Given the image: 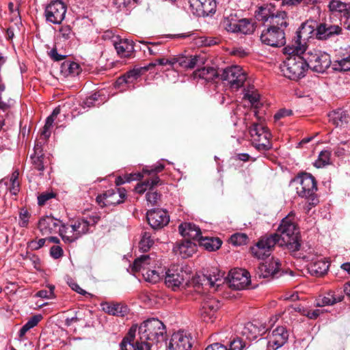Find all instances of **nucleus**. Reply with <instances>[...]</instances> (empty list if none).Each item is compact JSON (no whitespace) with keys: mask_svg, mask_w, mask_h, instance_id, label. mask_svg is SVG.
<instances>
[{"mask_svg":"<svg viewBox=\"0 0 350 350\" xmlns=\"http://www.w3.org/2000/svg\"><path fill=\"white\" fill-rule=\"evenodd\" d=\"M99 95L97 93H94L92 94L90 96L88 97L84 101H83V107H91L92 106H94L96 104L95 103L98 100Z\"/></svg>","mask_w":350,"mask_h":350,"instance_id":"680f3d73","label":"nucleus"},{"mask_svg":"<svg viewBox=\"0 0 350 350\" xmlns=\"http://www.w3.org/2000/svg\"><path fill=\"white\" fill-rule=\"evenodd\" d=\"M113 45L118 55L120 57H130L134 51V45L133 42L127 39L120 40L119 42H115Z\"/></svg>","mask_w":350,"mask_h":350,"instance_id":"72a5a7b5","label":"nucleus"},{"mask_svg":"<svg viewBox=\"0 0 350 350\" xmlns=\"http://www.w3.org/2000/svg\"><path fill=\"white\" fill-rule=\"evenodd\" d=\"M220 306L219 301L215 298L206 299L200 311L202 319L207 323H213L217 318V312Z\"/></svg>","mask_w":350,"mask_h":350,"instance_id":"2eb2a0df","label":"nucleus"},{"mask_svg":"<svg viewBox=\"0 0 350 350\" xmlns=\"http://www.w3.org/2000/svg\"><path fill=\"white\" fill-rule=\"evenodd\" d=\"M55 197L53 192L43 193L38 197V202L39 205H44L46 201Z\"/></svg>","mask_w":350,"mask_h":350,"instance_id":"e2e57ef3","label":"nucleus"},{"mask_svg":"<svg viewBox=\"0 0 350 350\" xmlns=\"http://www.w3.org/2000/svg\"><path fill=\"white\" fill-rule=\"evenodd\" d=\"M146 67L135 68L133 70L127 72L124 76L118 79L120 83L124 82L125 83H131L142 73V71L146 70Z\"/></svg>","mask_w":350,"mask_h":350,"instance_id":"c03bdc74","label":"nucleus"},{"mask_svg":"<svg viewBox=\"0 0 350 350\" xmlns=\"http://www.w3.org/2000/svg\"><path fill=\"white\" fill-rule=\"evenodd\" d=\"M260 40L267 45L280 47L286 43L284 31L281 28H275V26H269L262 31Z\"/></svg>","mask_w":350,"mask_h":350,"instance_id":"9b49d317","label":"nucleus"},{"mask_svg":"<svg viewBox=\"0 0 350 350\" xmlns=\"http://www.w3.org/2000/svg\"><path fill=\"white\" fill-rule=\"evenodd\" d=\"M74 33L69 25H63L59 29V38L64 41L70 40Z\"/></svg>","mask_w":350,"mask_h":350,"instance_id":"6e6d98bb","label":"nucleus"},{"mask_svg":"<svg viewBox=\"0 0 350 350\" xmlns=\"http://www.w3.org/2000/svg\"><path fill=\"white\" fill-rule=\"evenodd\" d=\"M308 67L312 70L323 72L331 64L330 55L319 50H312L306 54Z\"/></svg>","mask_w":350,"mask_h":350,"instance_id":"0eeeda50","label":"nucleus"},{"mask_svg":"<svg viewBox=\"0 0 350 350\" xmlns=\"http://www.w3.org/2000/svg\"><path fill=\"white\" fill-rule=\"evenodd\" d=\"M284 53L288 57L280 65V71L286 78L298 80L304 77L308 67L306 57L301 55L306 51L305 44H289L284 48Z\"/></svg>","mask_w":350,"mask_h":350,"instance_id":"f257e3e1","label":"nucleus"},{"mask_svg":"<svg viewBox=\"0 0 350 350\" xmlns=\"http://www.w3.org/2000/svg\"><path fill=\"white\" fill-rule=\"evenodd\" d=\"M204 59L198 55L187 57L180 61V65L186 68H193L198 63H203Z\"/></svg>","mask_w":350,"mask_h":350,"instance_id":"49530a36","label":"nucleus"},{"mask_svg":"<svg viewBox=\"0 0 350 350\" xmlns=\"http://www.w3.org/2000/svg\"><path fill=\"white\" fill-rule=\"evenodd\" d=\"M196 245L191 240L186 239L174 247V252L183 258L190 257L196 252Z\"/></svg>","mask_w":350,"mask_h":350,"instance_id":"cd10ccee","label":"nucleus"},{"mask_svg":"<svg viewBox=\"0 0 350 350\" xmlns=\"http://www.w3.org/2000/svg\"><path fill=\"white\" fill-rule=\"evenodd\" d=\"M189 278V273L183 267L173 265L165 272V283L174 291L178 288Z\"/></svg>","mask_w":350,"mask_h":350,"instance_id":"1a4fd4ad","label":"nucleus"},{"mask_svg":"<svg viewBox=\"0 0 350 350\" xmlns=\"http://www.w3.org/2000/svg\"><path fill=\"white\" fill-rule=\"evenodd\" d=\"M41 319V315H34L31 317L28 320V321L21 328L18 333L19 337L23 338L29 330L36 326Z\"/></svg>","mask_w":350,"mask_h":350,"instance_id":"a18cd8bd","label":"nucleus"},{"mask_svg":"<svg viewBox=\"0 0 350 350\" xmlns=\"http://www.w3.org/2000/svg\"><path fill=\"white\" fill-rule=\"evenodd\" d=\"M159 197V194L156 191H148L146 193V200L152 205L156 204Z\"/></svg>","mask_w":350,"mask_h":350,"instance_id":"0e129e2a","label":"nucleus"},{"mask_svg":"<svg viewBox=\"0 0 350 350\" xmlns=\"http://www.w3.org/2000/svg\"><path fill=\"white\" fill-rule=\"evenodd\" d=\"M220 76L223 81H227L232 89L235 90L242 87L247 79L245 71L239 66H232L224 69Z\"/></svg>","mask_w":350,"mask_h":350,"instance_id":"6e6552de","label":"nucleus"},{"mask_svg":"<svg viewBox=\"0 0 350 350\" xmlns=\"http://www.w3.org/2000/svg\"><path fill=\"white\" fill-rule=\"evenodd\" d=\"M98 217L91 216L86 219H78L72 222L78 238L89 232L90 227L97 223Z\"/></svg>","mask_w":350,"mask_h":350,"instance_id":"b1692460","label":"nucleus"},{"mask_svg":"<svg viewBox=\"0 0 350 350\" xmlns=\"http://www.w3.org/2000/svg\"><path fill=\"white\" fill-rule=\"evenodd\" d=\"M137 331V325H133L129 329L128 335L124 338L120 343L121 350H138L137 343L139 339L135 342V337Z\"/></svg>","mask_w":350,"mask_h":350,"instance_id":"2f4dec72","label":"nucleus"},{"mask_svg":"<svg viewBox=\"0 0 350 350\" xmlns=\"http://www.w3.org/2000/svg\"><path fill=\"white\" fill-rule=\"evenodd\" d=\"M344 296L342 294L341 291L339 289L336 291L330 290L327 294L321 299V303L318 302V306H330L338 302L341 301L343 299Z\"/></svg>","mask_w":350,"mask_h":350,"instance_id":"f704fd0d","label":"nucleus"},{"mask_svg":"<svg viewBox=\"0 0 350 350\" xmlns=\"http://www.w3.org/2000/svg\"><path fill=\"white\" fill-rule=\"evenodd\" d=\"M329 9L331 12L345 14L350 9V5L339 0H332L329 3Z\"/></svg>","mask_w":350,"mask_h":350,"instance_id":"de8ad7c7","label":"nucleus"},{"mask_svg":"<svg viewBox=\"0 0 350 350\" xmlns=\"http://www.w3.org/2000/svg\"><path fill=\"white\" fill-rule=\"evenodd\" d=\"M29 218V213L26 209H21L19 213V226L23 228L27 227Z\"/></svg>","mask_w":350,"mask_h":350,"instance_id":"052dcab7","label":"nucleus"},{"mask_svg":"<svg viewBox=\"0 0 350 350\" xmlns=\"http://www.w3.org/2000/svg\"><path fill=\"white\" fill-rule=\"evenodd\" d=\"M341 32L342 28L340 26L324 23L317 26L315 35L318 40H325L339 35Z\"/></svg>","mask_w":350,"mask_h":350,"instance_id":"aec40b11","label":"nucleus"},{"mask_svg":"<svg viewBox=\"0 0 350 350\" xmlns=\"http://www.w3.org/2000/svg\"><path fill=\"white\" fill-rule=\"evenodd\" d=\"M178 230L180 234L185 238L198 241L202 237L200 228L192 223L181 224Z\"/></svg>","mask_w":350,"mask_h":350,"instance_id":"a878e982","label":"nucleus"},{"mask_svg":"<svg viewBox=\"0 0 350 350\" xmlns=\"http://www.w3.org/2000/svg\"><path fill=\"white\" fill-rule=\"evenodd\" d=\"M100 306L105 313L113 316L124 317L129 312L128 307L120 303L104 302L100 304Z\"/></svg>","mask_w":350,"mask_h":350,"instance_id":"c85d7f7f","label":"nucleus"},{"mask_svg":"<svg viewBox=\"0 0 350 350\" xmlns=\"http://www.w3.org/2000/svg\"><path fill=\"white\" fill-rule=\"evenodd\" d=\"M288 338V334L286 329L282 326L278 327L269 336L267 347L273 350H276L286 342Z\"/></svg>","mask_w":350,"mask_h":350,"instance_id":"a211bd4d","label":"nucleus"},{"mask_svg":"<svg viewBox=\"0 0 350 350\" xmlns=\"http://www.w3.org/2000/svg\"><path fill=\"white\" fill-rule=\"evenodd\" d=\"M334 68L338 71L350 70V55L334 62Z\"/></svg>","mask_w":350,"mask_h":350,"instance_id":"8fccbe9b","label":"nucleus"},{"mask_svg":"<svg viewBox=\"0 0 350 350\" xmlns=\"http://www.w3.org/2000/svg\"><path fill=\"white\" fill-rule=\"evenodd\" d=\"M268 328L265 324L259 322L246 323L242 330V334L249 340L256 339L266 333Z\"/></svg>","mask_w":350,"mask_h":350,"instance_id":"412c9836","label":"nucleus"},{"mask_svg":"<svg viewBox=\"0 0 350 350\" xmlns=\"http://www.w3.org/2000/svg\"><path fill=\"white\" fill-rule=\"evenodd\" d=\"M189 3L193 8L206 16L215 13L217 7L216 0H189Z\"/></svg>","mask_w":350,"mask_h":350,"instance_id":"393cba45","label":"nucleus"},{"mask_svg":"<svg viewBox=\"0 0 350 350\" xmlns=\"http://www.w3.org/2000/svg\"><path fill=\"white\" fill-rule=\"evenodd\" d=\"M200 245L203 246L208 251H215L218 250L222 241L216 237H203L202 236L199 240Z\"/></svg>","mask_w":350,"mask_h":350,"instance_id":"37998d69","label":"nucleus"},{"mask_svg":"<svg viewBox=\"0 0 350 350\" xmlns=\"http://www.w3.org/2000/svg\"><path fill=\"white\" fill-rule=\"evenodd\" d=\"M31 159L35 169L40 172L44 170L45 162L41 145L36 144L35 146L34 154L31 156Z\"/></svg>","mask_w":350,"mask_h":350,"instance_id":"e433bc0d","label":"nucleus"},{"mask_svg":"<svg viewBox=\"0 0 350 350\" xmlns=\"http://www.w3.org/2000/svg\"><path fill=\"white\" fill-rule=\"evenodd\" d=\"M219 76L217 70L213 67H204L193 72L195 79H202L205 81H211Z\"/></svg>","mask_w":350,"mask_h":350,"instance_id":"ea45409f","label":"nucleus"},{"mask_svg":"<svg viewBox=\"0 0 350 350\" xmlns=\"http://www.w3.org/2000/svg\"><path fill=\"white\" fill-rule=\"evenodd\" d=\"M245 99H247L250 101L251 105L254 107H258L259 105V99L260 95L256 90H247L245 94Z\"/></svg>","mask_w":350,"mask_h":350,"instance_id":"3c124183","label":"nucleus"},{"mask_svg":"<svg viewBox=\"0 0 350 350\" xmlns=\"http://www.w3.org/2000/svg\"><path fill=\"white\" fill-rule=\"evenodd\" d=\"M329 117V121L336 127H345L350 122V116L348 113L342 109L332 112Z\"/></svg>","mask_w":350,"mask_h":350,"instance_id":"473e14b6","label":"nucleus"},{"mask_svg":"<svg viewBox=\"0 0 350 350\" xmlns=\"http://www.w3.org/2000/svg\"><path fill=\"white\" fill-rule=\"evenodd\" d=\"M49 289H43L38 291L36 294V297L44 298V299H53L55 297L54 289L55 286L49 285Z\"/></svg>","mask_w":350,"mask_h":350,"instance_id":"13d9d810","label":"nucleus"},{"mask_svg":"<svg viewBox=\"0 0 350 350\" xmlns=\"http://www.w3.org/2000/svg\"><path fill=\"white\" fill-rule=\"evenodd\" d=\"M81 71L79 64L75 62L66 61L61 66V72L65 77H75Z\"/></svg>","mask_w":350,"mask_h":350,"instance_id":"58836bf2","label":"nucleus"},{"mask_svg":"<svg viewBox=\"0 0 350 350\" xmlns=\"http://www.w3.org/2000/svg\"><path fill=\"white\" fill-rule=\"evenodd\" d=\"M61 221L53 217L46 216L38 221V229L42 236H49L59 232Z\"/></svg>","mask_w":350,"mask_h":350,"instance_id":"6ab92c4d","label":"nucleus"},{"mask_svg":"<svg viewBox=\"0 0 350 350\" xmlns=\"http://www.w3.org/2000/svg\"><path fill=\"white\" fill-rule=\"evenodd\" d=\"M229 286L235 290L245 289L250 284V274L243 269H232L228 275Z\"/></svg>","mask_w":350,"mask_h":350,"instance_id":"f8f14e48","label":"nucleus"},{"mask_svg":"<svg viewBox=\"0 0 350 350\" xmlns=\"http://www.w3.org/2000/svg\"><path fill=\"white\" fill-rule=\"evenodd\" d=\"M50 254L53 258L57 259L63 255V250L61 247L54 245L51 248Z\"/></svg>","mask_w":350,"mask_h":350,"instance_id":"774afa93","label":"nucleus"},{"mask_svg":"<svg viewBox=\"0 0 350 350\" xmlns=\"http://www.w3.org/2000/svg\"><path fill=\"white\" fill-rule=\"evenodd\" d=\"M277 9L272 3L265 4L258 8L256 11V18L258 21L269 23L271 18L273 16Z\"/></svg>","mask_w":350,"mask_h":350,"instance_id":"7c9ffc66","label":"nucleus"},{"mask_svg":"<svg viewBox=\"0 0 350 350\" xmlns=\"http://www.w3.org/2000/svg\"><path fill=\"white\" fill-rule=\"evenodd\" d=\"M280 265L278 259L271 258L258 266L257 274L263 278L274 276L279 271Z\"/></svg>","mask_w":350,"mask_h":350,"instance_id":"4be33fe9","label":"nucleus"},{"mask_svg":"<svg viewBox=\"0 0 350 350\" xmlns=\"http://www.w3.org/2000/svg\"><path fill=\"white\" fill-rule=\"evenodd\" d=\"M150 264L149 255H142L135 260L132 269L134 271H142L144 280L148 282L155 284L161 280L160 273L155 270L147 269L146 267Z\"/></svg>","mask_w":350,"mask_h":350,"instance_id":"9d476101","label":"nucleus"},{"mask_svg":"<svg viewBox=\"0 0 350 350\" xmlns=\"http://www.w3.org/2000/svg\"><path fill=\"white\" fill-rule=\"evenodd\" d=\"M248 240L247 236L244 233H236L231 236L230 243L235 246L243 245L247 243Z\"/></svg>","mask_w":350,"mask_h":350,"instance_id":"603ef678","label":"nucleus"},{"mask_svg":"<svg viewBox=\"0 0 350 350\" xmlns=\"http://www.w3.org/2000/svg\"><path fill=\"white\" fill-rule=\"evenodd\" d=\"M59 234L65 242L71 243L79 239L72 224L69 226L60 224Z\"/></svg>","mask_w":350,"mask_h":350,"instance_id":"79ce46f5","label":"nucleus"},{"mask_svg":"<svg viewBox=\"0 0 350 350\" xmlns=\"http://www.w3.org/2000/svg\"><path fill=\"white\" fill-rule=\"evenodd\" d=\"M46 241V238L40 239L38 241H31L29 243V247L34 250H39L44 245Z\"/></svg>","mask_w":350,"mask_h":350,"instance_id":"69168bd1","label":"nucleus"},{"mask_svg":"<svg viewBox=\"0 0 350 350\" xmlns=\"http://www.w3.org/2000/svg\"><path fill=\"white\" fill-rule=\"evenodd\" d=\"M291 183L295 186L298 196L308 201L305 210L308 213L319 202L317 195V183L314 177L308 173H301L295 177Z\"/></svg>","mask_w":350,"mask_h":350,"instance_id":"20e7f679","label":"nucleus"},{"mask_svg":"<svg viewBox=\"0 0 350 350\" xmlns=\"http://www.w3.org/2000/svg\"><path fill=\"white\" fill-rule=\"evenodd\" d=\"M331 152L328 150H322L315 161L314 165L317 168L323 167L329 163Z\"/></svg>","mask_w":350,"mask_h":350,"instance_id":"09e8293b","label":"nucleus"},{"mask_svg":"<svg viewBox=\"0 0 350 350\" xmlns=\"http://www.w3.org/2000/svg\"><path fill=\"white\" fill-rule=\"evenodd\" d=\"M308 271L311 275L319 277L327 273L329 269V262L323 258H319L312 261L308 265Z\"/></svg>","mask_w":350,"mask_h":350,"instance_id":"c756f323","label":"nucleus"},{"mask_svg":"<svg viewBox=\"0 0 350 350\" xmlns=\"http://www.w3.org/2000/svg\"><path fill=\"white\" fill-rule=\"evenodd\" d=\"M314 31V28L311 25L304 23L297 31V38L293 44L297 45L298 43L302 44L301 40L305 41L311 37Z\"/></svg>","mask_w":350,"mask_h":350,"instance_id":"a19ab883","label":"nucleus"},{"mask_svg":"<svg viewBox=\"0 0 350 350\" xmlns=\"http://www.w3.org/2000/svg\"><path fill=\"white\" fill-rule=\"evenodd\" d=\"M270 26L284 29L288 25V14L286 12L277 10L269 22Z\"/></svg>","mask_w":350,"mask_h":350,"instance_id":"c9c22d12","label":"nucleus"},{"mask_svg":"<svg viewBox=\"0 0 350 350\" xmlns=\"http://www.w3.org/2000/svg\"><path fill=\"white\" fill-rule=\"evenodd\" d=\"M54 120H55V117H53L51 115L49 116L46 120L45 124L43 127V130L41 133V135L42 136H44L45 139L49 138L51 135L50 129L53 126Z\"/></svg>","mask_w":350,"mask_h":350,"instance_id":"bf43d9fd","label":"nucleus"},{"mask_svg":"<svg viewBox=\"0 0 350 350\" xmlns=\"http://www.w3.org/2000/svg\"><path fill=\"white\" fill-rule=\"evenodd\" d=\"M18 173L14 172L9 180V183H7L10 186V191L13 195H16L19 191V183L18 180Z\"/></svg>","mask_w":350,"mask_h":350,"instance_id":"5fc2aeb1","label":"nucleus"},{"mask_svg":"<svg viewBox=\"0 0 350 350\" xmlns=\"http://www.w3.org/2000/svg\"><path fill=\"white\" fill-rule=\"evenodd\" d=\"M126 197V190L122 188L109 189L103 195L96 197V202L102 206L116 205L123 202Z\"/></svg>","mask_w":350,"mask_h":350,"instance_id":"4468645a","label":"nucleus"},{"mask_svg":"<svg viewBox=\"0 0 350 350\" xmlns=\"http://www.w3.org/2000/svg\"><path fill=\"white\" fill-rule=\"evenodd\" d=\"M277 238L275 234L262 237L254 246L250 247L252 256L261 260L269 257L274 246L278 244Z\"/></svg>","mask_w":350,"mask_h":350,"instance_id":"423d86ee","label":"nucleus"},{"mask_svg":"<svg viewBox=\"0 0 350 350\" xmlns=\"http://www.w3.org/2000/svg\"><path fill=\"white\" fill-rule=\"evenodd\" d=\"M138 350H152V347L165 340L166 328L162 321L152 318L144 321L139 327Z\"/></svg>","mask_w":350,"mask_h":350,"instance_id":"f03ea898","label":"nucleus"},{"mask_svg":"<svg viewBox=\"0 0 350 350\" xmlns=\"http://www.w3.org/2000/svg\"><path fill=\"white\" fill-rule=\"evenodd\" d=\"M66 5L60 0L51 1L45 8L46 20L53 24H60L65 18Z\"/></svg>","mask_w":350,"mask_h":350,"instance_id":"ddd939ff","label":"nucleus"},{"mask_svg":"<svg viewBox=\"0 0 350 350\" xmlns=\"http://www.w3.org/2000/svg\"><path fill=\"white\" fill-rule=\"evenodd\" d=\"M252 145L259 151H266L271 148L270 142L271 134L262 124L254 123L250 129Z\"/></svg>","mask_w":350,"mask_h":350,"instance_id":"39448f33","label":"nucleus"},{"mask_svg":"<svg viewBox=\"0 0 350 350\" xmlns=\"http://www.w3.org/2000/svg\"><path fill=\"white\" fill-rule=\"evenodd\" d=\"M226 29L228 31L243 34H250L254 30L253 24L247 19L230 22L226 24Z\"/></svg>","mask_w":350,"mask_h":350,"instance_id":"5701e85b","label":"nucleus"},{"mask_svg":"<svg viewBox=\"0 0 350 350\" xmlns=\"http://www.w3.org/2000/svg\"><path fill=\"white\" fill-rule=\"evenodd\" d=\"M273 234L277 236L278 239L277 243L279 245L285 246L292 252L299 250L301 247L299 230L295 220V213L293 211L282 219L277 232Z\"/></svg>","mask_w":350,"mask_h":350,"instance_id":"7ed1b4c3","label":"nucleus"},{"mask_svg":"<svg viewBox=\"0 0 350 350\" xmlns=\"http://www.w3.org/2000/svg\"><path fill=\"white\" fill-rule=\"evenodd\" d=\"M245 347V343L239 338L230 342L229 349L221 344L213 343L208 346L205 350H243Z\"/></svg>","mask_w":350,"mask_h":350,"instance_id":"4c0bfd02","label":"nucleus"},{"mask_svg":"<svg viewBox=\"0 0 350 350\" xmlns=\"http://www.w3.org/2000/svg\"><path fill=\"white\" fill-rule=\"evenodd\" d=\"M146 217L148 224L153 229L162 228L170 221V217L167 212L161 209H154L148 211Z\"/></svg>","mask_w":350,"mask_h":350,"instance_id":"f3484780","label":"nucleus"},{"mask_svg":"<svg viewBox=\"0 0 350 350\" xmlns=\"http://www.w3.org/2000/svg\"><path fill=\"white\" fill-rule=\"evenodd\" d=\"M191 338L189 334L183 331L175 332L171 336L169 343V350H191Z\"/></svg>","mask_w":350,"mask_h":350,"instance_id":"dca6fc26","label":"nucleus"},{"mask_svg":"<svg viewBox=\"0 0 350 350\" xmlns=\"http://www.w3.org/2000/svg\"><path fill=\"white\" fill-rule=\"evenodd\" d=\"M206 275V280L208 286L217 291L221 286L224 281V273L221 272L217 268L210 270Z\"/></svg>","mask_w":350,"mask_h":350,"instance_id":"bb28decb","label":"nucleus"},{"mask_svg":"<svg viewBox=\"0 0 350 350\" xmlns=\"http://www.w3.org/2000/svg\"><path fill=\"white\" fill-rule=\"evenodd\" d=\"M293 111L291 109H282L279 110L275 115L274 119L275 120H278L282 118L287 117L291 116Z\"/></svg>","mask_w":350,"mask_h":350,"instance_id":"338daca9","label":"nucleus"},{"mask_svg":"<svg viewBox=\"0 0 350 350\" xmlns=\"http://www.w3.org/2000/svg\"><path fill=\"white\" fill-rule=\"evenodd\" d=\"M152 245L153 240L151 239L150 234L148 232H145L143 234L142 238L139 242L140 249L144 252H146Z\"/></svg>","mask_w":350,"mask_h":350,"instance_id":"864d4df0","label":"nucleus"},{"mask_svg":"<svg viewBox=\"0 0 350 350\" xmlns=\"http://www.w3.org/2000/svg\"><path fill=\"white\" fill-rule=\"evenodd\" d=\"M190 284L195 287L208 286L205 274H196L192 278Z\"/></svg>","mask_w":350,"mask_h":350,"instance_id":"4d7b16f0","label":"nucleus"}]
</instances>
